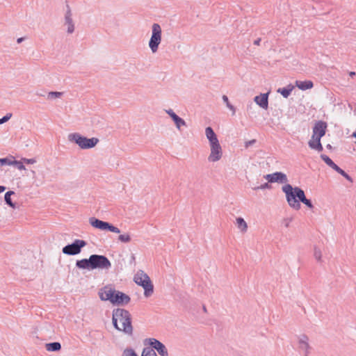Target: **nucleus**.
Listing matches in <instances>:
<instances>
[{
  "label": "nucleus",
  "mask_w": 356,
  "mask_h": 356,
  "mask_svg": "<svg viewBox=\"0 0 356 356\" xmlns=\"http://www.w3.org/2000/svg\"><path fill=\"white\" fill-rule=\"evenodd\" d=\"M314 257L318 261H321L322 252L317 247L314 248Z\"/></svg>",
  "instance_id": "473e14b6"
},
{
  "label": "nucleus",
  "mask_w": 356,
  "mask_h": 356,
  "mask_svg": "<svg viewBox=\"0 0 356 356\" xmlns=\"http://www.w3.org/2000/svg\"><path fill=\"white\" fill-rule=\"evenodd\" d=\"M87 242L84 240L75 239L71 244L64 246L62 252L66 255H76L81 252L83 248L86 246Z\"/></svg>",
  "instance_id": "423d86ee"
},
{
  "label": "nucleus",
  "mask_w": 356,
  "mask_h": 356,
  "mask_svg": "<svg viewBox=\"0 0 356 356\" xmlns=\"http://www.w3.org/2000/svg\"><path fill=\"white\" fill-rule=\"evenodd\" d=\"M142 356H157V355L152 348H145L143 350Z\"/></svg>",
  "instance_id": "cd10ccee"
},
{
  "label": "nucleus",
  "mask_w": 356,
  "mask_h": 356,
  "mask_svg": "<svg viewBox=\"0 0 356 356\" xmlns=\"http://www.w3.org/2000/svg\"><path fill=\"white\" fill-rule=\"evenodd\" d=\"M146 281L144 284H142L141 286L144 289V295L145 297L150 296L154 292V286L151 282V280L149 276L145 277Z\"/></svg>",
  "instance_id": "a211bd4d"
},
{
  "label": "nucleus",
  "mask_w": 356,
  "mask_h": 356,
  "mask_svg": "<svg viewBox=\"0 0 356 356\" xmlns=\"http://www.w3.org/2000/svg\"><path fill=\"white\" fill-rule=\"evenodd\" d=\"M6 190V187L3 186H0V193H3Z\"/></svg>",
  "instance_id": "c03bdc74"
},
{
  "label": "nucleus",
  "mask_w": 356,
  "mask_h": 356,
  "mask_svg": "<svg viewBox=\"0 0 356 356\" xmlns=\"http://www.w3.org/2000/svg\"><path fill=\"white\" fill-rule=\"evenodd\" d=\"M265 179L270 183H281L287 184L288 179L286 175L282 172H276L272 174L266 175Z\"/></svg>",
  "instance_id": "f8f14e48"
},
{
  "label": "nucleus",
  "mask_w": 356,
  "mask_h": 356,
  "mask_svg": "<svg viewBox=\"0 0 356 356\" xmlns=\"http://www.w3.org/2000/svg\"><path fill=\"white\" fill-rule=\"evenodd\" d=\"M285 226H286V227H288L289 226V222L286 223Z\"/></svg>",
  "instance_id": "de8ad7c7"
},
{
  "label": "nucleus",
  "mask_w": 356,
  "mask_h": 356,
  "mask_svg": "<svg viewBox=\"0 0 356 356\" xmlns=\"http://www.w3.org/2000/svg\"><path fill=\"white\" fill-rule=\"evenodd\" d=\"M112 322L114 327L131 336L133 334V326L131 325V316L128 310L122 308H117L113 310Z\"/></svg>",
  "instance_id": "f03ea898"
},
{
  "label": "nucleus",
  "mask_w": 356,
  "mask_h": 356,
  "mask_svg": "<svg viewBox=\"0 0 356 356\" xmlns=\"http://www.w3.org/2000/svg\"><path fill=\"white\" fill-rule=\"evenodd\" d=\"M309 147L311 149H316L318 152H321L323 150V146L321 143V139H318V143L316 144H313V143H308Z\"/></svg>",
  "instance_id": "bb28decb"
},
{
  "label": "nucleus",
  "mask_w": 356,
  "mask_h": 356,
  "mask_svg": "<svg viewBox=\"0 0 356 356\" xmlns=\"http://www.w3.org/2000/svg\"><path fill=\"white\" fill-rule=\"evenodd\" d=\"M296 86H297L299 89L302 90H305L307 89H311L313 88L314 84L312 81H296Z\"/></svg>",
  "instance_id": "aec40b11"
},
{
  "label": "nucleus",
  "mask_w": 356,
  "mask_h": 356,
  "mask_svg": "<svg viewBox=\"0 0 356 356\" xmlns=\"http://www.w3.org/2000/svg\"><path fill=\"white\" fill-rule=\"evenodd\" d=\"M45 347L48 351L57 352L61 349V344L59 342H51L46 343Z\"/></svg>",
  "instance_id": "b1692460"
},
{
  "label": "nucleus",
  "mask_w": 356,
  "mask_h": 356,
  "mask_svg": "<svg viewBox=\"0 0 356 356\" xmlns=\"http://www.w3.org/2000/svg\"><path fill=\"white\" fill-rule=\"evenodd\" d=\"M118 240L122 243H129L131 240L129 234L124 233L118 236Z\"/></svg>",
  "instance_id": "c85d7f7f"
},
{
  "label": "nucleus",
  "mask_w": 356,
  "mask_h": 356,
  "mask_svg": "<svg viewBox=\"0 0 356 356\" xmlns=\"http://www.w3.org/2000/svg\"><path fill=\"white\" fill-rule=\"evenodd\" d=\"M12 117V113H7L5 116L0 119V124H3L8 121Z\"/></svg>",
  "instance_id": "e433bc0d"
},
{
  "label": "nucleus",
  "mask_w": 356,
  "mask_h": 356,
  "mask_svg": "<svg viewBox=\"0 0 356 356\" xmlns=\"http://www.w3.org/2000/svg\"><path fill=\"white\" fill-rule=\"evenodd\" d=\"M63 92H49L47 94V99H53L56 98H60L63 95Z\"/></svg>",
  "instance_id": "c756f323"
},
{
  "label": "nucleus",
  "mask_w": 356,
  "mask_h": 356,
  "mask_svg": "<svg viewBox=\"0 0 356 356\" xmlns=\"http://www.w3.org/2000/svg\"><path fill=\"white\" fill-rule=\"evenodd\" d=\"M114 293H115V289H113L110 286H105L99 291V298L101 300H109L111 302V300L113 298Z\"/></svg>",
  "instance_id": "4468645a"
},
{
  "label": "nucleus",
  "mask_w": 356,
  "mask_h": 356,
  "mask_svg": "<svg viewBox=\"0 0 356 356\" xmlns=\"http://www.w3.org/2000/svg\"><path fill=\"white\" fill-rule=\"evenodd\" d=\"M330 168H332L333 170H334L336 172H338L339 170H340V168L335 163H334L332 165V166H331Z\"/></svg>",
  "instance_id": "79ce46f5"
},
{
  "label": "nucleus",
  "mask_w": 356,
  "mask_h": 356,
  "mask_svg": "<svg viewBox=\"0 0 356 356\" xmlns=\"http://www.w3.org/2000/svg\"><path fill=\"white\" fill-rule=\"evenodd\" d=\"M146 276H148V275L146 273H145L143 271L140 270L135 275L134 282L139 286H142V284H144L145 282L146 281V279H145V277H146Z\"/></svg>",
  "instance_id": "4be33fe9"
},
{
  "label": "nucleus",
  "mask_w": 356,
  "mask_h": 356,
  "mask_svg": "<svg viewBox=\"0 0 356 356\" xmlns=\"http://www.w3.org/2000/svg\"><path fill=\"white\" fill-rule=\"evenodd\" d=\"M22 159L24 163H26V164H33L36 162V160L35 159L22 158Z\"/></svg>",
  "instance_id": "58836bf2"
},
{
  "label": "nucleus",
  "mask_w": 356,
  "mask_h": 356,
  "mask_svg": "<svg viewBox=\"0 0 356 356\" xmlns=\"http://www.w3.org/2000/svg\"><path fill=\"white\" fill-rule=\"evenodd\" d=\"M339 174H340L341 176L345 177L348 181L350 182H353V179L343 170L340 168V170L337 172Z\"/></svg>",
  "instance_id": "f704fd0d"
},
{
  "label": "nucleus",
  "mask_w": 356,
  "mask_h": 356,
  "mask_svg": "<svg viewBox=\"0 0 356 356\" xmlns=\"http://www.w3.org/2000/svg\"><path fill=\"white\" fill-rule=\"evenodd\" d=\"M0 163L1 165H13V160L8 158L0 159Z\"/></svg>",
  "instance_id": "c9c22d12"
},
{
  "label": "nucleus",
  "mask_w": 356,
  "mask_h": 356,
  "mask_svg": "<svg viewBox=\"0 0 356 356\" xmlns=\"http://www.w3.org/2000/svg\"><path fill=\"white\" fill-rule=\"evenodd\" d=\"M144 343L149 345V348L156 350L161 356H168L166 347L160 341L154 338H148L145 340Z\"/></svg>",
  "instance_id": "1a4fd4ad"
},
{
  "label": "nucleus",
  "mask_w": 356,
  "mask_h": 356,
  "mask_svg": "<svg viewBox=\"0 0 356 356\" xmlns=\"http://www.w3.org/2000/svg\"><path fill=\"white\" fill-rule=\"evenodd\" d=\"M130 300L131 298L128 295L120 291L115 290L113 298L111 300V303L113 305H126L130 302Z\"/></svg>",
  "instance_id": "9b49d317"
},
{
  "label": "nucleus",
  "mask_w": 356,
  "mask_h": 356,
  "mask_svg": "<svg viewBox=\"0 0 356 356\" xmlns=\"http://www.w3.org/2000/svg\"><path fill=\"white\" fill-rule=\"evenodd\" d=\"M327 148H331L332 147H331V145H327Z\"/></svg>",
  "instance_id": "09e8293b"
},
{
  "label": "nucleus",
  "mask_w": 356,
  "mask_h": 356,
  "mask_svg": "<svg viewBox=\"0 0 356 356\" xmlns=\"http://www.w3.org/2000/svg\"><path fill=\"white\" fill-rule=\"evenodd\" d=\"M76 266L80 269L108 270L111 267V263L104 255L91 254L88 259L77 260Z\"/></svg>",
  "instance_id": "7ed1b4c3"
},
{
  "label": "nucleus",
  "mask_w": 356,
  "mask_h": 356,
  "mask_svg": "<svg viewBox=\"0 0 356 356\" xmlns=\"http://www.w3.org/2000/svg\"><path fill=\"white\" fill-rule=\"evenodd\" d=\"M14 194H15L14 191H9L6 192L5 193V195H4V200H5L6 203L8 206L12 207L13 209H15L16 208V204L15 203H13L12 200H11V195H14Z\"/></svg>",
  "instance_id": "393cba45"
},
{
  "label": "nucleus",
  "mask_w": 356,
  "mask_h": 356,
  "mask_svg": "<svg viewBox=\"0 0 356 356\" xmlns=\"http://www.w3.org/2000/svg\"><path fill=\"white\" fill-rule=\"evenodd\" d=\"M122 356H138V355L132 348H126L122 353Z\"/></svg>",
  "instance_id": "72a5a7b5"
},
{
  "label": "nucleus",
  "mask_w": 356,
  "mask_h": 356,
  "mask_svg": "<svg viewBox=\"0 0 356 356\" xmlns=\"http://www.w3.org/2000/svg\"><path fill=\"white\" fill-rule=\"evenodd\" d=\"M268 92L261 94L256 96L254 99V102L264 109L268 107Z\"/></svg>",
  "instance_id": "f3484780"
},
{
  "label": "nucleus",
  "mask_w": 356,
  "mask_h": 356,
  "mask_svg": "<svg viewBox=\"0 0 356 356\" xmlns=\"http://www.w3.org/2000/svg\"><path fill=\"white\" fill-rule=\"evenodd\" d=\"M327 127V124L325 122L322 120L317 121L313 127L312 135H314L318 139H321L323 136H325Z\"/></svg>",
  "instance_id": "ddd939ff"
},
{
  "label": "nucleus",
  "mask_w": 356,
  "mask_h": 356,
  "mask_svg": "<svg viewBox=\"0 0 356 356\" xmlns=\"http://www.w3.org/2000/svg\"><path fill=\"white\" fill-rule=\"evenodd\" d=\"M255 143H256V140L255 139H252V140L246 141L245 143V147L246 148H248V147L254 145Z\"/></svg>",
  "instance_id": "ea45409f"
},
{
  "label": "nucleus",
  "mask_w": 356,
  "mask_h": 356,
  "mask_svg": "<svg viewBox=\"0 0 356 356\" xmlns=\"http://www.w3.org/2000/svg\"><path fill=\"white\" fill-rule=\"evenodd\" d=\"M65 25L67 26V32L72 34L74 31V24L72 19V13L69 5L66 6V12L65 15Z\"/></svg>",
  "instance_id": "2eb2a0df"
},
{
  "label": "nucleus",
  "mask_w": 356,
  "mask_h": 356,
  "mask_svg": "<svg viewBox=\"0 0 356 356\" xmlns=\"http://www.w3.org/2000/svg\"><path fill=\"white\" fill-rule=\"evenodd\" d=\"M68 140L75 143L81 149H83L92 148L99 143V139L97 138H88L78 133L69 134Z\"/></svg>",
  "instance_id": "20e7f679"
},
{
  "label": "nucleus",
  "mask_w": 356,
  "mask_h": 356,
  "mask_svg": "<svg viewBox=\"0 0 356 356\" xmlns=\"http://www.w3.org/2000/svg\"><path fill=\"white\" fill-rule=\"evenodd\" d=\"M321 158L329 167L332 166V165L334 163L333 161L325 154H321Z\"/></svg>",
  "instance_id": "2f4dec72"
},
{
  "label": "nucleus",
  "mask_w": 356,
  "mask_h": 356,
  "mask_svg": "<svg viewBox=\"0 0 356 356\" xmlns=\"http://www.w3.org/2000/svg\"><path fill=\"white\" fill-rule=\"evenodd\" d=\"M282 191L285 193L286 200L290 207L298 211L301 208L300 202L305 204L309 209H312L314 205L312 201L305 196L304 191L298 187H293L287 184L282 187Z\"/></svg>",
  "instance_id": "f257e3e1"
},
{
  "label": "nucleus",
  "mask_w": 356,
  "mask_h": 356,
  "mask_svg": "<svg viewBox=\"0 0 356 356\" xmlns=\"http://www.w3.org/2000/svg\"><path fill=\"white\" fill-rule=\"evenodd\" d=\"M236 221L238 229H240L241 232L245 233L248 230V225L245 220L241 217H238L236 218Z\"/></svg>",
  "instance_id": "5701e85b"
},
{
  "label": "nucleus",
  "mask_w": 356,
  "mask_h": 356,
  "mask_svg": "<svg viewBox=\"0 0 356 356\" xmlns=\"http://www.w3.org/2000/svg\"><path fill=\"white\" fill-rule=\"evenodd\" d=\"M205 134L210 144L218 143L219 140L218 137L211 127H208L205 129Z\"/></svg>",
  "instance_id": "6ab92c4d"
},
{
  "label": "nucleus",
  "mask_w": 356,
  "mask_h": 356,
  "mask_svg": "<svg viewBox=\"0 0 356 356\" xmlns=\"http://www.w3.org/2000/svg\"><path fill=\"white\" fill-rule=\"evenodd\" d=\"M203 309H204V312H207V309H206V307L204 306L203 307Z\"/></svg>",
  "instance_id": "8fccbe9b"
},
{
  "label": "nucleus",
  "mask_w": 356,
  "mask_h": 356,
  "mask_svg": "<svg viewBox=\"0 0 356 356\" xmlns=\"http://www.w3.org/2000/svg\"><path fill=\"white\" fill-rule=\"evenodd\" d=\"M24 40V38H19L17 40V43H21Z\"/></svg>",
  "instance_id": "a18cd8bd"
},
{
  "label": "nucleus",
  "mask_w": 356,
  "mask_h": 356,
  "mask_svg": "<svg viewBox=\"0 0 356 356\" xmlns=\"http://www.w3.org/2000/svg\"><path fill=\"white\" fill-rule=\"evenodd\" d=\"M353 136L356 137V133H354Z\"/></svg>",
  "instance_id": "3c124183"
},
{
  "label": "nucleus",
  "mask_w": 356,
  "mask_h": 356,
  "mask_svg": "<svg viewBox=\"0 0 356 356\" xmlns=\"http://www.w3.org/2000/svg\"><path fill=\"white\" fill-rule=\"evenodd\" d=\"M13 165L16 166V168L20 170H25L26 167L24 165V162L22 159L21 161L13 160Z\"/></svg>",
  "instance_id": "7c9ffc66"
},
{
  "label": "nucleus",
  "mask_w": 356,
  "mask_h": 356,
  "mask_svg": "<svg viewBox=\"0 0 356 356\" xmlns=\"http://www.w3.org/2000/svg\"><path fill=\"white\" fill-rule=\"evenodd\" d=\"M293 89L294 86L289 84L286 88H278L277 92L280 93L284 98H287L291 95V92Z\"/></svg>",
  "instance_id": "412c9836"
},
{
  "label": "nucleus",
  "mask_w": 356,
  "mask_h": 356,
  "mask_svg": "<svg viewBox=\"0 0 356 356\" xmlns=\"http://www.w3.org/2000/svg\"><path fill=\"white\" fill-rule=\"evenodd\" d=\"M270 188V186L269 185V184L268 183H264V184H261L259 186H257V187L253 188V189L257 191V190H259V189H266V188Z\"/></svg>",
  "instance_id": "4c0bfd02"
},
{
  "label": "nucleus",
  "mask_w": 356,
  "mask_h": 356,
  "mask_svg": "<svg viewBox=\"0 0 356 356\" xmlns=\"http://www.w3.org/2000/svg\"><path fill=\"white\" fill-rule=\"evenodd\" d=\"M89 223L93 227L96 229H99L100 230H108L109 232L120 234V230L117 227L113 225L112 224L101 220L99 219H97L95 217H92L89 218Z\"/></svg>",
  "instance_id": "0eeeda50"
},
{
  "label": "nucleus",
  "mask_w": 356,
  "mask_h": 356,
  "mask_svg": "<svg viewBox=\"0 0 356 356\" xmlns=\"http://www.w3.org/2000/svg\"><path fill=\"white\" fill-rule=\"evenodd\" d=\"M298 348L302 356H309L312 350V346L309 344V337L305 334L297 336Z\"/></svg>",
  "instance_id": "6e6552de"
},
{
  "label": "nucleus",
  "mask_w": 356,
  "mask_h": 356,
  "mask_svg": "<svg viewBox=\"0 0 356 356\" xmlns=\"http://www.w3.org/2000/svg\"><path fill=\"white\" fill-rule=\"evenodd\" d=\"M309 143H313V144H316L318 143V138H316L314 135L312 136L311 140L309 141Z\"/></svg>",
  "instance_id": "a19ab883"
},
{
  "label": "nucleus",
  "mask_w": 356,
  "mask_h": 356,
  "mask_svg": "<svg viewBox=\"0 0 356 356\" xmlns=\"http://www.w3.org/2000/svg\"><path fill=\"white\" fill-rule=\"evenodd\" d=\"M222 99L223 102L226 104L227 107L230 111H232V115H234L235 112H236V108L232 104H230L227 96L224 95H222Z\"/></svg>",
  "instance_id": "a878e982"
},
{
  "label": "nucleus",
  "mask_w": 356,
  "mask_h": 356,
  "mask_svg": "<svg viewBox=\"0 0 356 356\" xmlns=\"http://www.w3.org/2000/svg\"><path fill=\"white\" fill-rule=\"evenodd\" d=\"M165 113L172 118L175 122V127L178 130H181V127H186V122L184 119L178 116L172 109H167Z\"/></svg>",
  "instance_id": "dca6fc26"
},
{
  "label": "nucleus",
  "mask_w": 356,
  "mask_h": 356,
  "mask_svg": "<svg viewBox=\"0 0 356 356\" xmlns=\"http://www.w3.org/2000/svg\"><path fill=\"white\" fill-rule=\"evenodd\" d=\"M260 42H261V38H257V40H255L254 41V44H255V45H259Z\"/></svg>",
  "instance_id": "37998d69"
},
{
  "label": "nucleus",
  "mask_w": 356,
  "mask_h": 356,
  "mask_svg": "<svg viewBox=\"0 0 356 356\" xmlns=\"http://www.w3.org/2000/svg\"><path fill=\"white\" fill-rule=\"evenodd\" d=\"M162 40V29L157 23L152 25V35L148 42L149 47L152 53L155 54L158 51L159 46Z\"/></svg>",
  "instance_id": "39448f33"
},
{
  "label": "nucleus",
  "mask_w": 356,
  "mask_h": 356,
  "mask_svg": "<svg viewBox=\"0 0 356 356\" xmlns=\"http://www.w3.org/2000/svg\"><path fill=\"white\" fill-rule=\"evenodd\" d=\"M211 152L208 156L209 162H216L221 159L222 156V149L220 143L210 144Z\"/></svg>",
  "instance_id": "9d476101"
},
{
  "label": "nucleus",
  "mask_w": 356,
  "mask_h": 356,
  "mask_svg": "<svg viewBox=\"0 0 356 356\" xmlns=\"http://www.w3.org/2000/svg\"><path fill=\"white\" fill-rule=\"evenodd\" d=\"M354 75H355V72H350V76H353Z\"/></svg>",
  "instance_id": "49530a36"
}]
</instances>
